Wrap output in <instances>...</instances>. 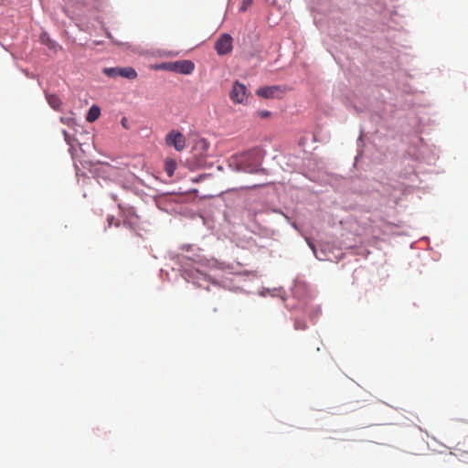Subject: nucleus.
Instances as JSON below:
<instances>
[{
    "label": "nucleus",
    "mask_w": 468,
    "mask_h": 468,
    "mask_svg": "<svg viewBox=\"0 0 468 468\" xmlns=\"http://www.w3.org/2000/svg\"><path fill=\"white\" fill-rule=\"evenodd\" d=\"M80 150L82 153H84V151H83V149H82V144H80Z\"/></svg>",
    "instance_id": "20"
},
{
    "label": "nucleus",
    "mask_w": 468,
    "mask_h": 468,
    "mask_svg": "<svg viewBox=\"0 0 468 468\" xmlns=\"http://www.w3.org/2000/svg\"><path fill=\"white\" fill-rule=\"evenodd\" d=\"M158 68L171 72L188 75L193 72L195 64L191 60H177L162 63Z\"/></svg>",
    "instance_id": "1"
},
{
    "label": "nucleus",
    "mask_w": 468,
    "mask_h": 468,
    "mask_svg": "<svg viewBox=\"0 0 468 468\" xmlns=\"http://www.w3.org/2000/svg\"><path fill=\"white\" fill-rule=\"evenodd\" d=\"M102 71L105 75H107L110 78L122 77V78H126L128 80H134L137 78V72L132 67L104 68L102 69Z\"/></svg>",
    "instance_id": "4"
},
{
    "label": "nucleus",
    "mask_w": 468,
    "mask_h": 468,
    "mask_svg": "<svg viewBox=\"0 0 468 468\" xmlns=\"http://www.w3.org/2000/svg\"><path fill=\"white\" fill-rule=\"evenodd\" d=\"M251 4H252V0H243L241 6H240V10L246 11L248 9V7L251 5Z\"/></svg>",
    "instance_id": "14"
},
{
    "label": "nucleus",
    "mask_w": 468,
    "mask_h": 468,
    "mask_svg": "<svg viewBox=\"0 0 468 468\" xmlns=\"http://www.w3.org/2000/svg\"><path fill=\"white\" fill-rule=\"evenodd\" d=\"M308 245H309V247L313 250V251H314V252H315V247H314V245L313 244V242L308 241Z\"/></svg>",
    "instance_id": "17"
},
{
    "label": "nucleus",
    "mask_w": 468,
    "mask_h": 468,
    "mask_svg": "<svg viewBox=\"0 0 468 468\" xmlns=\"http://www.w3.org/2000/svg\"><path fill=\"white\" fill-rule=\"evenodd\" d=\"M101 115V109L97 105L90 108V122L96 121Z\"/></svg>",
    "instance_id": "12"
},
{
    "label": "nucleus",
    "mask_w": 468,
    "mask_h": 468,
    "mask_svg": "<svg viewBox=\"0 0 468 468\" xmlns=\"http://www.w3.org/2000/svg\"><path fill=\"white\" fill-rule=\"evenodd\" d=\"M90 173L104 180H111L117 176V169L107 163L98 164L90 167Z\"/></svg>",
    "instance_id": "2"
},
{
    "label": "nucleus",
    "mask_w": 468,
    "mask_h": 468,
    "mask_svg": "<svg viewBox=\"0 0 468 468\" xmlns=\"http://www.w3.org/2000/svg\"><path fill=\"white\" fill-rule=\"evenodd\" d=\"M238 170L245 172V173H250V174H253V173H257L258 172L257 167L254 166V165H250V166H248V167H245V168L239 167Z\"/></svg>",
    "instance_id": "13"
},
{
    "label": "nucleus",
    "mask_w": 468,
    "mask_h": 468,
    "mask_svg": "<svg viewBox=\"0 0 468 468\" xmlns=\"http://www.w3.org/2000/svg\"><path fill=\"white\" fill-rule=\"evenodd\" d=\"M176 163L173 159H166L165 162V171L168 176H172L176 169Z\"/></svg>",
    "instance_id": "9"
},
{
    "label": "nucleus",
    "mask_w": 468,
    "mask_h": 468,
    "mask_svg": "<svg viewBox=\"0 0 468 468\" xmlns=\"http://www.w3.org/2000/svg\"><path fill=\"white\" fill-rule=\"evenodd\" d=\"M113 219H114V218H113V217H110V218H108V219H107V220H108L109 226H112V223H113Z\"/></svg>",
    "instance_id": "18"
},
{
    "label": "nucleus",
    "mask_w": 468,
    "mask_h": 468,
    "mask_svg": "<svg viewBox=\"0 0 468 468\" xmlns=\"http://www.w3.org/2000/svg\"><path fill=\"white\" fill-rule=\"evenodd\" d=\"M73 158H74V165H75V168H76L77 176H83L85 178V176H86L85 169H86V165L88 164V161L82 159L81 156H80L78 154V153H76L73 155Z\"/></svg>",
    "instance_id": "8"
},
{
    "label": "nucleus",
    "mask_w": 468,
    "mask_h": 468,
    "mask_svg": "<svg viewBox=\"0 0 468 468\" xmlns=\"http://www.w3.org/2000/svg\"><path fill=\"white\" fill-rule=\"evenodd\" d=\"M257 115L261 118H269L271 116V112L266 110L259 111L257 112Z\"/></svg>",
    "instance_id": "15"
},
{
    "label": "nucleus",
    "mask_w": 468,
    "mask_h": 468,
    "mask_svg": "<svg viewBox=\"0 0 468 468\" xmlns=\"http://www.w3.org/2000/svg\"><path fill=\"white\" fill-rule=\"evenodd\" d=\"M165 142L166 145L174 147L177 152L183 151L186 144V136L176 130L170 131L165 135Z\"/></svg>",
    "instance_id": "5"
},
{
    "label": "nucleus",
    "mask_w": 468,
    "mask_h": 468,
    "mask_svg": "<svg viewBox=\"0 0 468 468\" xmlns=\"http://www.w3.org/2000/svg\"><path fill=\"white\" fill-rule=\"evenodd\" d=\"M197 273L203 277L204 280H206V275L204 273H200L199 271H197Z\"/></svg>",
    "instance_id": "19"
},
{
    "label": "nucleus",
    "mask_w": 468,
    "mask_h": 468,
    "mask_svg": "<svg viewBox=\"0 0 468 468\" xmlns=\"http://www.w3.org/2000/svg\"><path fill=\"white\" fill-rule=\"evenodd\" d=\"M283 90L280 86H265L257 90L256 94L265 99L277 98Z\"/></svg>",
    "instance_id": "7"
},
{
    "label": "nucleus",
    "mask_w": 468,
    "mask_h": 468,
    "mask_svg": "<svg viewBox=\"0 0 468 468\" xmlns=\"http://www.w3.org/2000/svg\"><path fill=\"white\" fill-rule=\"evenodd\" d=\"M307 327L306 324L303 323V322H301V321H296L295 322V328L296 329H300V330H303Z\"/></svg>",
    "instance_id": "16"
},
{
    "label": "nucleus",
    "mask_w": 468,
    "mask_h": 468,
    "mask_svg": "<svg viewBox=\"0 0 468 468\" xmlns=\"http://www.w3.org/2000/svg\"><path fill=\"white\" fill-rule=\"evenodd\" d=\"M233 39L229 34H222L215 43V49L219 56L228 55L232 51Z\"/></svg>",
    "instance_id": "6"
},
{
    "label": "nucleus",
    "mask_w": 468,
    "mask_h": 468,
    "mask_svg": "<svg viewBox=\"0 0 468 468\" xmlns=\"http://www.w3.org/2000/svg\"><path fill=\"white\" fill-rule=\"evenodd\" d=\"M248 97L249 91L247 87L238 80L234 81L229 92V98L232 102L236 104H244L246 103Z\"/></svg>",
    "instance_id": "3"
},
{
    "label": "nucleus",
    "mask_w": 468,
    "mask_h": 468,
    "mask_svg": "<svg viewBox=\"0 0 468 468\" xmlns=\"http://www.w3.org/2000/svg\"><path fill=\"white\" fill-rule=\"evenodd\" d=\"M195 148L197 151H200L202 154H205L209 148V143L207 142V140L201 138L197 141Z\"/></svg>",
    "instance_id": "10"
},
{
    "label": "nucleus",
    "mask_w": 468,
    "mask_h": 468,
    "mask_svg": "<svg viewBox=\"0 0 468 468\" xmlns=\"http://www.w3.org/2000/svg\"><path fill=\"white\" fill-rule=\"evenodd\" d=\"M48 104L55 110H58L61 105L60 99L55 94H49L47 96Z\"/></svg>",
    "instance_id": "11"
}]
</instances>
